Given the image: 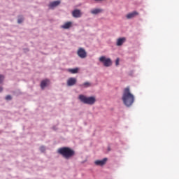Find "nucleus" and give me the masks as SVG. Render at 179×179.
Listing matches in <instances>:
<instances>
[{
	"label": "nucleus",
	"instance_id": "obj_1",
	"mask_svg": "<svg viewBox=\"0 0 179 179\" xmlns=\"http://www.w3.org/2000/svg\"><path fill=\"white\" fill-rule=\"evenodd\" d=\"M135 98L131 94L130 87L127 86V87H125L124 89V92L122 95V101L125 106L127 107H130V106H132L133 103H134Z\"/></svg>",
	"mask_w": 179,
	"mask_h": 179
},
{
	"label": "nucleus",
	"instance_id": "obj_2",
	"mask_svg": "<svg viewBox=\"0 0 179 179\" xmlns=\"http://www.w3.org/2000/svg\"><path fill=\"white\" fill-rule=\"evenodd\" d=\"M58 153L62 155L66 159L73 158L76 154L74 150H72L69 147H62V148H59Z\"/></svg>",
	"mask_w": 179,
	"mask_h": 179
},
{
	"label": "nucleus",
	"instance_id": "obj_3",
	"mask_svg": "<svg viewBox=\"0 0 179 179\" xmlns=\"http://www.w3.org/2000/svg\"><path fill=\"white\" fill-rule=\"evenodd\" d=\"M79 100L85 104H94L96 103V98L95 96H85V95H79L78 96Z\"/></svg>",
	"mask_w": 179,
	"mask_h": 179
},
{
	"label": "nucleus",
	"instance_id": "obj_4",
	"mask_svg": "<svg viewBox=\"0 0 179 179\" xmlns=\"http://www.w3.org/2000/svg\"><path fill=\"white\" fill-rule=\"evenodd\" d=\"M99 61L103 62L105 66H110L113 64L112 59H110V58H106L104 55L99 57Z\"/></svg>",
	"mask_w": 179,
	"mask_h": 179
},
{
	"label": "nucleus",
	"instance_id": "obj_5",
	"mask_svg": "<svg viewBox=\"0 0 179 179\" xmlns=\"http://www.w3.org/2000/svg\"><path fill=\"white\" fill-rule=\"evenodd\" d=\"M77 54L80 58H86V57H87V52L86 50H85V48H83L82 47H80V48H78Z\"/></svg>",
	"mask_w": 179,
	"mask_h": 179
},
{
	"label": "nucleus",
	"instance_id": "obj_6",
	"mask_svg": "<svg viewBox=\"0 0 179 179\" xmlns=\"http://www.w3.org/2000/svg\"><path fill=\"white\" fill-rule=\"evenodd\" d=\"M82 15L83 13L80 9H74V10L72 11V15L73 17H80Z\"/></svg>",
	"mask_w": 179,
	"mask_h": 179
},
{
	"label": "nucleus",
	"instance_id": "obj_7",
	"mask_svg": "<svg viewBox=\"0 0 179 179\" xmlns=\"http://www.w3.org/2000/svg\"><path fill=\"white\" fill-rule=\"evenodd\" d=\"M77 82V79L76 78H69L68 80H67V85L68 86H73V85H75Z\"/></svg>",
	"mask_w": 179,
	"mask_h": 179
},
{
	"label": "nucleus",
	"instance_id": "obj_8",
	"mask_svg": "<svg viewBox=\"0 0 179 179\" xmlns=\"http://www.w3.org/2000/svg\"><path fill=\"white\" fill-rule=\"evenodd\" d=\"M138 15H139L138 12H137L136 10H134L133 12H130V13H127V18L132 19L133 17L138 16Z\"/></svg>",
	"mask_w": 179,
	"mask_h": 179
},
{
	"label": "nucleus",
	"instance_id": "obj_9",
	"mask_svg": "<svg viewBox=\"0 0 179 179\" xmlns=\"http://www.w3.org/2000/svg\"><path fill=\"white\" fill-rule=\"evenodd\" d=\"M107 161V158H103V159H101V161H95V165H99L100 166H103V165H105V164H106Z\"/></svg>",
	"mask_w": 179,
	"mask_h": 179
},
{
	"label": "nucleus",
	"instance_id": "obj_10",
	"mask_svg": "<svg viewBox=\"0 0 179 179\" xmlns=\"http://www.w3.org/2000/svg\"><path fill=\"white\" fill-rule=\"evenodd\" d=\"M50 79H44L43 80H41V89H45V86L50 83Z\"/></svg>",
	"mask_w": 179,
	"mask_h": 179
},
{
	"label": "nucleus",
	"instance_id": "obj_11",
	"mask_svg": "<svg viewBox=\"0 0 179 179\" xmlns=\"http://www.w3.org/2000/svg\"><path fill=\"white\" fill-rule=\"evenodd\" d=\"M60 3V1H54L53 2H50L49 8H55V6H58Z\"/></svg>",
	"mask_w": 179,
	"mask_h": 179
},
{
	"label": "nucleus",
	"instance_id": "obj_12",
	"mask_svg": "<svg viewBox=\"0 0 179 179\" xmlns=\"http://www.w3.org/2000/svg\"><path fill=\"white\" fill-rule=\"evenodd\" d=\"M124 41H126L125 37H120L117 40V45H122Z\"/></svg>",
	"mask_w": 179,
	"mask_h": 179
},
{
	"label": "nucleus",
	"instance_id": "obj_13",
	"mask_svg": "<svg viewBox=\"0 0 179 179\" xmlns=\"http://www.w3.org/2000/svg\"><path fill=\"white\" fill-rule=\"evenodd\" d=\"M72 26V22H66L64 24H62V27L63 29H70Z\"/></svg>",
	"mask_w": 179,
	"mask_h": 179
},
{
	"label": "nucleus",
	"instance_id": "obj_14",
	"mask_svg": "<svg viewBox=\"0 0 179 179\" xmlns=\"http://www.w3.org/2000/svg\"><path fill=\"white\" fill-rule=\"evenodd\" d=\"M102 12V9L96 8V9H92L91 13L93 15H97L98 13H101Z\"/></svg>",
	"mask_w": 179,
	"mask_h": 179
},
{
	"label": "nucleus",
	"instance_id": "obj_15",
	"mask_svg": "<svg viewBox=\"0 0 179 179\" xmlns=\"http://www.w3.org/2000/svg\"><path fill=\"white\" fill-rule=\"evenodd\" d=\"M68 71L71 72V73H77L79 71V68H69Z\"/></svg>",
	"mask_w": 179,
	"mask_h": 179
},
{
	"label": "nucleus",
	"instance_id": "obj_16",
	"mask_svg": "<svg viewBox=\"0 0 179 179\" xmlns=\"http://www.w3.org/2000/svg\"><path fill=\"white\" fill-rule=\"evenodd\" d=\"M80 86L83 87H89L90 86H92V83L90 82H84V83H82L80 85Z\"/></svg>",
	"mask_w": 179,
	"mask_h": 179
},
{
	"label": "nucleus",
	"instance_id": "obj_17",
	"mask_svg": "<svg viewBox=\"0 0 179 179\" xmlns=\"http://www.w3.org/2000/svg\"><path fill=\"white\" fill-rule=\"evenodd\" d=\"M4 80V75L0 74V83H2Z\"/></svg>",
	"mask_w": 179,
	"mask_h": 179
},
{
	"label": "nucleus",
	"instance_id": "obj_18",
	"mask_svg": "<svg viewBox=\"0 0 179 179\" xmlns=\"http://www.w3.org/2000/svg\"><path fill=\"white\" fill-rule=\"evenodd\" d=\"M23 17H18V23H22L23 22Z\"/></svg>",
	"mask_w": 179,
	"mask_h": 179
},
{
	"label": "nucleus",
	"instance_id": "obj_19",
	"mask_svg": "<svg viewBox=\"0 0 179 179\" xmlns=\"http://www.w3.org/2000/svg\"><path fill=\"white\" fill-rule=\"evenodd\" d=\"M119 64H120V58H117V59L115 61V64L119 65Z\"/></svg>",
	"mask_w": 179,
	"mask_h": 179
},
{
	"label": "nucleus",
	"instance_id": "obj_20",
	"mask_svg": "<svg viewBox=\"0 0 179 179\" xmlns=\"http://www.w3.org/2000/svg\"><path fill=\"white\" fill-rule=\"evenodd\" d=\"M6 100H11L12 96H10V95H7V96L6 97Z\"/></svg>",
	"mask_w": 179,
	"mask_h": 179
},
{
	"label": "nucleus",
	"instance_id": "obj_21",
	"mask_svg": "<svg viewBox=\"0 0 179 179\" xmlns=\"http://www.w3.org/2000/svg\"><path fill=\"white\" fill-rule=\"evenodd\" d=\"M40 150H41V151H42V152H43L44 151H45V147H41Z\"/></svg>",
	"mask_w": 179,
	"mask_h": 179
},
{
	"label": "nucleus",
	"instance_id": "obj_22",
	"mask_svg": "<svg viewBox=\"0 0 179 179\" xmlns=\"http://www.w3.org/2000/svg\"><path fill=\"white\" fill-rule=\"evenodd\" d=\"M2 90H3V87L2 86H0V92H2Z\"/></svg>",
	"mask_w": 179,
	"mask_h": 179
},
{
	"label": "nucleus",
	"instance_id": "obj_23",
	"mask_svg": "<svg viewBox=\"0 0 179 179\" xmlns=\"http://www.w3.org/2000/svg\"><path fill=\"white\" fill-rule=\"evenodd\" d=\"M95 1H103V0H95Z\"/></svg>",
	"mask_w": 179,
	"mask_h": 179
}]
</instances>
